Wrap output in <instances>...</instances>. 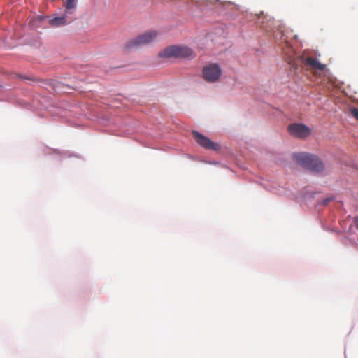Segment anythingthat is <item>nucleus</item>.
I'll return each instance as SVG.
<instances>
[{
  "label": "nucleus",
  "mask_w": 358,
  "mask_h": 358,
  "mask_svg": "<svg viewBox=\"0 0 358 358\" xmlns=\"http://www.w3.org/2000/svg\"><path fill=\"white\" fill-rule=\"evenodd\" d=\"M70 14L65 12L64 15L54 17L50 20V22L52 26L55 27L64 25L72 20L71 17H70Z\"/></svg>",
  "instance_id": "obj_8"
},
{
  "label": "nucleus",
  "mask_w": 358,
  "mask_h": 358,
  "mask_svg": "<svg viewBox=\"0 0 358 358\" xmlns=\"http://www.w3.org/2000/svg\"><path fill=\"white\" fill-rule=\"evenodd\" d=\"M302 62L308 69L313 71L315 76L317 75L318 71H323L326 68L325 64H321L317 59L312 57H303Z\"/></svg>",
  "instance_id": "obj_7"
},
{
  "label": "nucleus",
  "mask_w": 358,
  "mask_h": 358,
  "mask_svg": "<svg viewBox=\"0 0 358 358\" xmlns=\"http://www.w3.org/2000/svg\"><path fill=\"white\" fill-rule=\"evenodd\" d=\"M350 115L357 120H358V108H351L350 109Z\"/></svg>",
  "instance_id": "obj_10"
},
{
  "label": "nucleus",
  "mask_w": 358,
  "mask_h": 358,
  "mask_svg": "<svg viewBox=\"0 0 358 358\" xmlns=\"http://www.w3.org/2000/svg\"><path fill=\"white\" fill-rule=\"evenodd\" d=\"M290 134L297 138H306L310 134V129L303 124H292L288 127Z\"/></svg>",
  "instance_id": "obj_6"
},
{
  "label": "nucleus",
  "mask_w": 358,
  "mask_h": 358,
  "mask_svg": "<svg viewBox=\"0 0 358 358\" xmlns=\"http://www.w3.org/2000/svg\"><path fill=\"white\" fill-rule=\"evenodd\" d=\"M157 36L158 33L155 30L146 31L128 41L124 45V49L131 50L142 45H148L153 42Z\"/></svg>",
  "instance_id": "obj_3"
},
{
  "label": "nucleus",
  "mask_w": 358,
  "mask_h": 358,
  "mask_svg": "<svg viewBox=\"0 0 358 358\" xmlns=\"http://www.w3.org/2000/svg\"><path fill=\"white\" fill-rule=\"evenodd\" d=\"M62 5L65 9V12L70 15H73L77 6L76 0H62Z\"/></svg>",
  "instance_id": "obj_9"
},
{
  "label": "nucleus",
  "mask_w": 358,
  "mask_h": 358,
  "mask_svg": "<svg viewBox=\"0 0 358 358\" xmlns=\"http://www.w3.org/2000/svg\"><path fill=\"white\" fill-rule=\"evenodd\" d=\"M192 136L195 141L204 149L215 151L219 150L220 149V145L218 143L213 142L210 138L198 131H192Z\"/></svg>",
  "instance_id": "obj_5"
},
{
  "label": "nucleus",
  "mask_w": 358,
  "mask_h": 358,
  "mask_svg": "<svg viewBox=\"0 0 358 358\" xmlns=\"http://www.w3.org/2000/svg\"><path fill=\"white\" fill-rule=\"evenodd\" d=\"M355 223L356 228L358 230V219L357 218L355 219Z\"/></svg>",
  "instance_id": "obj_12"
},
{
  "label": "nucleus",
  "mask_w": 358,
  "mask_h": 358,
  "mask_svg": "<svg viewBox=\"0 0 358 358\" xmlns=\"http://www.w3.org/2000/svg\"><path fill=\"white\" fill-rule=\"evenodd\" d=\"M333 197L330 196V197H327L326 199H324L322 201V204L323 205H327L329 202H331L332 200H333Z\"/></svg>",
  "instance_id": "obj_11"
},
{
  "label": "nucleus",
  "mask_w": 358,
  "mask_h": 358,
  "mask_svg": "<svg viewBox=\"0 0 358 358\" xmlns=\"http://www.w3.org/2000/svg\"><path fill=\"white\" fill-rule=\"evenodd\" d=\"M278 30H280V32L282 34L283 30L282 29V27H280V26H278Z\"/></svg>",
  "instance_id": "obj_13"
},
{
  "label": "nucleus",
  "mask_w": 358,
  "mask_h": 358,
  "mask_svg": "<svg viewBox=\"0 0 358 358\" xmlns=\"http://www.w3.org/2000/svg\"><path fill=\"white\" fill-rule=\"evenodd\" d=\"M163 58H192L194 57L192 50L187 46L171 45L164 49L159 53Z\"/></svg>",
  "instance_id": "obj_2"
},
{
  "label": "nucleus",
  "mask_w": 358,
  "mask_h": 358,
  "mask_svg": "<svg viewBox=\"0 0 358 358\" xmlns=\"http://www.w3.org/2000/svg\"><path fill=\"white\" fill-rule=\"evenodd\" d=\"M293 159L298 165L312 171L318 173L324 169V163L315 155L307 152L294 153Z\"/></svg>",
  "instance_id": "obj_1"
},
{
  "label": "nucleus",
  "mask_w": 358,
  "mask_h": 358,
  "mask_svg": "<svg viewBox=\"0 0 358 358\" xmlns=\"http://www.w3.org/2000/svg\"><path fill=\"white\" fill-rule=\"evenodd\" d=\"M203 77L208 83H214L219 80L222 70L217 64H210L203 68Z\"/></svg>",
  "instance_id": "obj_4"
}]
</instances>
